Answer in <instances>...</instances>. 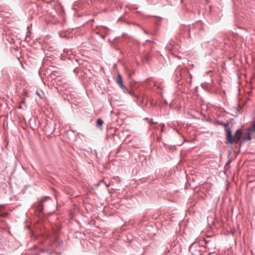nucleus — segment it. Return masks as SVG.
<instances>
[{
  "instance_id": "11",
  "label": "nucleus",
  "mask_w": 255,
  "mask_h": 255,
  "mask_svg": "<svg viewBox=\"0 0 255 255\" xmlns=\"http://www.w3.org/2000/svg\"><path fill=\"white\" fill-rule=\"evenodd\" d=\"M194 245V243H193L191 244L190 245V246H189V251L190 252H191L192 249V248L193 247Z\"/></svg>"
},
{
  "instance_id": "13",
  "label": "nucleus",
  "mask_w": 255,
  "mask_h": 255,
  "mask_svg": "<svg viewBox=\"0 0 255 255\" xmlns=\"http://www.w3.org/2000/svg\"><path fill=\"white\" fill-rule=\"evenodd\" d=\"M132 73H130V74H128V76H129V77H131V76H132Z\"/></svg>"
},
{
  "instance_id": "2",
  "label": "nucleus",
  "mask_w": 255,
  "mask_h": 255,
  "mask_svg": "<svg viewBox=\"0 0 255 255\" xmlns=\"http://www.w3.org/2000/svg\"><path fill=\"white\" fill-rule=\"evenodd\" d=\"M117 82L118 84L120 85L121 88L123 89L124 88H125V86L123 84V80L122 77L120 74L118 76Z\"/></svg>"
},
{
  "instance_id": "9",
  "label": "nucleus",
  "mask_w": 255,
  "mask_h": 255,
  "mask_svg": "<svg viewBox=\"0 0 255 255\" xmlns=\"http://www.w3.org/2000/svg\"><path fill=\"white\" fill-rule=\"evenodd\" d=\"M154 86L155 87H157V88L159 89H162L163 88V86H162V84H158L157 83H155Z\"/></svg>"
},
{
  "instance_id": "5",
  "label": "nucleus",
  "mask_w": 255,
  "mask_h": 255,
  "mask_svg": "<svg viewBox=\"0 0 255 255\" xmlns=\"http://www.w3.org/2000/svg\"><path fill=\"white\" fill-rule=\"evenodd\" d=\"M64 53L67 55H72L73 54V51L71 49H65L63 51Z\"/></svg>"
},
{
  "instance_id": "14",
  "label": "nucleus",
  "mask_w": 255,
  "mask_h": 255,
  "mask_svg": "<svg viewBox=\"0 0 255 255\" xmlns=\"http://www.w3.org/2000/svg\"><path fill=\"white\" fill-rule=\"evenodd\" d=\"M106 186H107V187H109V186H110V185H109V184H106Z\"/></svg>"
},
{
  "instance_id": "16",
  "label": "nucleus",
  "mask_w": 255,
  "mask_h": 255,
  "mask_svg": "<svg viewBox=\"0 0 255 255\" xmlns=\"http://www.w3.org/2000/svg\"><path fill=\"white\" fill-rule=\"evenodd\" d=\"M180 2H182V0H180Z\"/></svg>"
},
{
  "instance_id": "4",
  "label": "nucleus",
  "mask_w": 255,
  "mask_h": 255,
  "mask_svg": "<svg viewBox=\"0 0 255 255\" xmlns=\"http://www.w3.org/2000/svg\"><path fill=\"white\" fill-rule=\"evenodd\" d=\"M104 123L103 121L101 119H98L97 121V126L100 127L103 125Z\"/></svg>"
},
{
  "instance_id": "7",
  "label": "nucleus",
  "mask_w": 255,
  "mask_h": 255,
  "mask_svg": "<svg viewBox=\"0 0 255 255\" xmlns=\"http://www.w3.org/2000/svg\"><path fill=\"white\" fill-rule=\"evenodd\" d=\"M252 139V137L251 136V132H248V134L247 136L245 137L244 138V140H251Z\"/></svg>"
},
{
  "instance_id": "1",
  "label": "nucleus",
  "mask_w": 255,
  "mask_h": 255,
  "mask_svg": "<svg viewBox=\"0 0 255 255\" xmlns=\"http://www.w3.org/2000/svg\"><path fill=\"white\" fill-rule=\"evenodd\" d=\"M225 130L227 132V139L230 144H232L234 142L238 143L241 139L242 131L240 128L236 130L234 136H233L231 130L230 128H226Z\"/></svg>"
},
{
  "instance_id": "10",
  "label": "nucleus",
  "mask_w": 255,
  "mask_h": 255,
  "mask_svg": "<svg viewBox=\"0 0 255 255\" xmlns=\"http://www.w3.org/2000/svg\"><path fill=\"white\" fill-rule=\"evenodd\" d=\"M60 37H62V38H67V36L66 35V32H61L60 33Z\"/></svg>"
},
{
  "instance_id": "12",
  "label": "nucleus",
  "mask_w": 255,
  "mask_h": 255,
  "mask_svg": "<svg viewBox=\"0 0 255 255\" xmlns=\"http://www.w3.org/2000/svg\"><path fill=\"white\" fill-rule=\"evenodd\" d=\"M128 93L132 97H135V95L134 94V93L132 92V91H128Z\"/></svg>"
},
{
  "instance_id": "6",
  "label": "nucleus",
  "mask_w": 255,
  "mask_h": 255,
  "mask_svg": "<svg viewBox=\"0 0 255 255\" xmlns=\"http://www.w3.org/2000/svg\"><path fill=\"white\" fill-rule=\"evenodd\" d=\"M218 124L220 125H221V126H223L226 127V128H228V125H229L228 123H225L223 122V121H218Z\"/></svg>"
},
{
  "instance_id": "15",
  "label": "nucleus",
  "mask_w": 255,
  "mask_h": 255,
  "mask_svg": "<svg viewBox=\"0 0 255 255\" xmlns=\"http://www.w3.org/2000/svg\"><path fill=\"white\" fill-rule=\"evenodd\" d=\"M32 26V24H30L29 26H28V28H29L30 27Z\"/></svg>"
},
{
  "instance_id": "8",
  "label": "nucleus",
  "mask_w": 255,
  "mask_h": 255,
  "mask_svg": "<svg viewBox=\"0 0 255 255\" xmlns=\"http://www.w3.org/2000/svg\"><path fill=\"white\" fill-rule=\"evenodd\" d=\"M47 198H49V197H47ZM46 199L47 198L41 199L39 202L38 206L39 207L42 206V204L46 200Z\"/></svg>"
},
{
  "instance_id": "3",
  "label": "nucleus",
  "mask_w": 255,
  "mask_h": 255,
  "mask_svg": "<svg viewBox=\"0 0 255 255\" xmlns=\"http://www.w3.org/2000/svg\"><path fill=\"white\" fill-rule=\"evenodd\" d=\"M248 131L249 132H255V123L248 128Z\"/></svg>"
}]
</instances>
